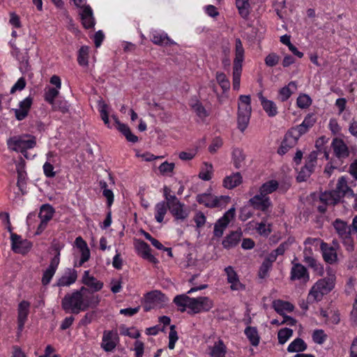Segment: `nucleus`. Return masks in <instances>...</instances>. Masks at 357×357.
Wrapping results in <instances>:
<instances>
[{"instance_id":"obj_46","label":"nucleus","mask_w":357,"mask_h":357,"mask_svg":"<svg viewBox=\"0 0 357 357\" xmlns=\"http://www.w3.org/2000/svg\"><path fill=\"white\" fill-rule=\"evenodd\" d=\"M257 232L264 236H268L271 233V225L267 224L266 220L261 222H255Z\"/></svg>"},{"instance_id":"obj_3","label":"nucleus","mask_w":357,"mask_h":357,"mask_svg":"<svg viewBox=\"0 0 357 357\" xmlns=\"http://www.w3.org/2000/svg\"><path fill=\"white\" fill-rule=\"evenodd\" d=\"M174 303L181 312L188 307L194 313L206 312L213 307V302L208 297L190 298L186 294L177 295L174 298Z\"/></svg>"},{"instance_id":"obj_48","label":"nucleus","mask_w":357,"mask_h":357,"mask_svg":"<svg viewBox=\"0 0 357 357\" xmlns=\"http://www.w3.org/2000/svg\"><path fill=\"white\" fill-rule=\"evenodd\" d=\"M59 89L52 87H46L45 90V100L50 104L54 103V99L58 96Z\"/></svg>"},{"instance_id":"obj_60","label":"nucleus","mask_w":357,"mask_h":357,"mask_svg":"<svg viewBox=\"0 0 357 357\" xmlns=\"http://www.w3.org/2000/svg\"><path fill=\"white\" fill-rule=\"evenodd\" d=\"M25 86L26 81L24 78L20 77L11 88L10 93H14L16 91H22L24 89Z\"/></svg>"},{"instance_id":"obj_50","label":"nucleus","mask_w":357,"mask_h":357,"mask_svg":"<svg viewBox=\"0 0 357 357\" xmlns=\"http://www.w3.org/2000/svg\"><path fill=\"white\" fill-rule=\"evenodd\" d=\"M234 165L236 168H240L245 160V155L241 149H236L232 153Z\"/></svg>"},{"instance_id":"obj_32","label":"nucleus","mask_w":357,"mask_h":357,"mask_svg":"<svg viewBox=\"0 0 357 357\" xmlns=\"http://www.w3.org/2000/svg\"><path fill=\"white\" fill-rule=\"evenodd\" d=\"M273 307L278 313L283 316L286 312H292L294 308L291 303L281 300L273 301Z\"/></svg>"},{"instance_id":"obj_29","label":"nucleus","mask_w":357,"mask_h":357,"mask_svg":"<svg viewBox=\"0 0 357 357\" xmlns=\"http://www.w3.org/2000/svg\"><path fill=\"white\" fill-rule=\"evenodd\" d=\"M308 130L304 128L302 124L297 126L296 127L292 128L286 134L287 135V139L290 140L291 144H296L300 137L307 132Z\"/></svg>"},{"instance_id":"obj_58","label":"nucleus","mask_w":357,"mask_h":357,"mask_svg":"<svg viewBox=\"0 0 357 357\" xmlns=\"http://www.w3.org/2000/svg\"><path fill=\"white\" fill-rule=\"evenodd\" d=\"M312 339L315 343L322 344L326 340V335L321 330H317L312 334Z\"/></svg>"},{"instance_id":"obj_51","label":"nucleus","mask_w":357,"mask_h":357,"mask_svg":"<svg viewBox=\"0 0 357 357\" xmlns=\"http://www.w3.org/2000/svg\"><path fill=\"white\" fill-rule=\"evenodd\" d=\"M191 107L201 119H204L208 116L207 111L199 102L196 101L195 103H192Z\"/></svg>"},{"instance_id":"obj_27","label":"nucleus","mask_w":357,"mask_h":357,"mask_svg":"<svg viewBox=\"0 0 357 357\" xmlns=\"http://www.w3.org/2000/svg\"><path fill=\"white\" fill-rule=\"evenodd\" d=\"M82 282L93 291H100L103 287V283L98 280L93 276L90 275L89 271H84L82 277Z\"/></svg>"},{"instance_id":"obj_30","label":"nucleus","mask_w":357,"mask_h":357,"mask_svg":"<svg viewBox=\"0 0 357 357\" xmlns=\"http://www.w3.org/2000/svg\"><path fill=\"white\" fill-rule=\"evenodd\" d=\"M241 231H232L222 241V245L225 248L229 249L234 246H236L241 238Z\"/></svg>"},{"instance_id":"obj_9","label":"nucleus","mask_w":357,"mask_h":357,"mask_svg":"<svg viewBox=\"0 0 357 357\" xmlns=\"http://www.w3.org/2000/svg\"><path fill=\"white\" fill-rule=\"evenodd\" d=\"M168 208L176 220L183 221L189 215L190 210L185 204L177 199H174L172 202H169Z\"/></svg>"},{"instance_id":"obj_35","label":"nucleus","mask_w":357,"mask_h":357,"mask_svg":"<svg viewBox=\"0 0 357 357\" xmlns=\"http://www.w3.org/2000/svg\"><path fill=\"white\" fill-rule=\"evenodd\" d=\"M297 89L295 82H290L287 86L282 87L279 91V98L281 101H286Z\"/></svg>"},{"instance_id":"obj_54","label":"nucleus","mask_w":357,"mask_h":357,"mask_svg":"<svg viewBox=\"0 0 357 357\" xmlns=\"http://www.w3.org/2000/svg\"><path fill=\"white\" fill-rule=\"evenodd\" d=\"M311 98L306 94L301 95L298 97L296 103L298 107L304 109L311 105Z\"/></svg>"},{"instance_id":"obj_31","label":"nucleus","mask_w":357,"mask_h":357,"mask_svg":"<svg viewBox=\"0 0 357 357\" xmlns=\"http://www.w3.org/2000/svg\"><path fill=\"white\" fill-rule=\"evenodd\" d=\"M341 199V195L336 191H329L322 193L320 196L321 202L326 204L335 205Z\"/></svg>"},{"instance_id":"obj_15","label":"nucleus","mask_w":357,"mask_h":357,"mask_svg":"<svg viewBox=\"0 0 357 357\" xmlns=\"http://www.w3.org/2000/svg\"><path fill=\"white\" fill-rule=\"evenodd\" d=\"M46 159L43 166L44 174L48 178H53L56 176V172L54 171V165L59 164L60 159L54 151H49L46 154Z\"/></svg>"},{"instance_id":"obj_49","label":"nucleus","mask_w":357,"mask_h":357,"mask_svg":"<svg viewBox=\"0 0 357 357\" xmlns=\"http://www.w3.org/2000/svg\"><path fill=\"white\" fill-rule=\"evenodd\" d=\"M89 49L87 46H83L80 48L78 55V63L81 66H86L88 65Z\"/></svg>"},{"instance_id":"obj_10","label":"nucleus","mask_w":357,"mask_h":357,"mask_svg":"<svg viewBox=\"0 0 357 357\" xmlns=\"http://www.w3.org/2000/svg\"><path fill=\"white\" fill-rule=\"evenodd\" d=\"M235 208L232 207L229 209L222 218L218 219L215 223L213 234L215 237L220 238L223 235V233L228 225L234 218Z\"/></svg>"},{"instance_id":"obj_6","label":"nucleus","mask_w":357,"mask_h":357,"mask_svg":"<svg viewBox=\"0 0 357 357\" xmlns=\"http://www.w3.org/2000/svg\"><path fill=\"white\" fill-rule=\"evenodd\" d=\"M244 60V48L241 40L236 38L235 41V59L233 66V89L238 91L240 88L242 63Z\"/></svg>"},{"instance_id":"obj_18","label":"nucleus","mask_w":357,"mask_h":357,"mask_svg":"<svg viewBox=\"0 0 357 357\" xmlns=\"http://www.w3.org/2000/svg\"><path fill=\"white\" fill-rule=\"evenodd\" d=\"M135 248L139 255L153 264H157L158 260L151 254L150 246L143 241L137 240L135 242Z\"/></svg>"},{"instance_id":"obj_11","label":"nucleus","mask_w":357,"mask_h":357,"mask_svg":"<svg viewBox=\"0 0 357 357\" xmlns=\"http://www.w3.org/2000/svg\"><path fill=\"white\" fill-rule=\"evenodd\" d=\"M248 202L253 208L259 210L262 212H266L272 206V202L270 197L263 195L259 192L251 197Z\"/></svg>"},{"instance_id":"obj_52","label":"nucleus","mask_w":357,"mask_h":357,"mask_svg":"<svg viewBox=\"0 0 357 357\" xmlns=\"http://www.w3.org/2000/svg\"><path fill=\"white\" fill-rule=\"evenodd\" d=\"M216 79L223 91H227L229 89L230 83L225 74L223 73H217Z\"/></svg>"},{"instance_id":"obj_57","label":"nucleus","mask_w":357,"mask_h":357,"mask_svg":"<svg viewBox=\"0 0 357 357\" xmlns=\"http://www.w3.org/2000/svg\"><path fill=\"white\" fill-rule=\"evenodd\" d=\"M279 61V56L275 54L271 53L269 54L266 58H265V63L266 66L273 67L278 64Z\"/></svg>"},{"instance_id":"obj_64","label":"nucleus","mask_w":357,"mask_h":357,"mask_svg":"<svg viewBox=\"0 0 357 357\" xmlns=\"http://www.w3.org/2000/svg\"><path fill=\"white\" fill-rule=\"evenodd\" d=\"M315 123V119L312 115H308L307 116L303 121L302 122V126L307 128V130H309L311 127L313 126V125Z\"/></svg>"},{"instance_id":"obj_61","label":"nucleus","mask_w":357,"mask_h":357,"mask_svg":"<svg viewBox=\"0 0 357 357\" xmlns=\"http://www.w3.org/2000/svg\"><path fill=\"white\" fill-rule=\"evenodd\" d=\"M163 295L159 291H153L148 293L146 296V298L148 301L155 302L158 300H160Z\"/></svg>"},{"instance_id":"obj_53","label":"nucleus","mask_w":357,"mask_h":357,"mask_svg":"<svg viewBox=\"0 0 357 357\" xmlns=\"http://www.w3.org/2000/svg\"><path fill=\"white\" fill-rule=\"evenodd\" d=\"M178 337L177 332L175 330V326L172 325L170 326V331L169 333V344L168 347L169 349H173L175 347V344L178 340Z\"/></svg>"},{"instance_id":"obj_23","label":"nucleus","mask_w":357,"mask_h":357,"mask_svg":"<svg viewBox=\"0 0 357 357\" xmlns=\"http://www.w3.org/2000/svg\"><path fill=\"white\" fill-rule=\"evenodd\" d=\"M58 266V257H53L50 261L49 266L43 272V275L41 280L42 284L43 285H47L50 282L52 278H53L57 270Z\"/></svg>"},{"instance_id":"obj_39","label":"nucleus","mask_w":357,"mask_h":357,"mask_svg":"<svg viewBox=\"0 0 357 357\" xmlns=\"http://www.w3.org/2000/svg\"><path fill=\"white\" fill-rule=\"evenodd\" d=\"M278 186L279 183L276 180H269L260 186L259 191L263 195L268 196L269 194L275 192Z\"/></svg>"},{"instance_id":"obj_38","label":"nucleus","mask_w":357,"mask_h":357,"mask_svg":"<svg viewBox=\"0 0 357 357\" xmlns=\"http://www.w3.org/2000/svg\"><path fill=\"white\" fill-rule=\"evenodd\" d=\"M307 249L305 250L304 253V261L305 263L308 264L312 268L314 269V271L319 275H322L324 274V267L323 266L313 257L307 256L306 255Z\"/></svg>"},{"instance_id":"obj_8","label":"nucleus","mask_w":357,"mask_h":357,"mask_svg":"<svg viewBox=\"0 0 357 357\" xmlns=\"http://www.w3.org/2000/svg\"><path fill=\"white\" fill-rule=\"evenodd\" d=\"M333 227L338 234L339 237L343 241L344 244H347L348 250L353 249L352 240L351 238V229L347 225V222L337 219L333 222Z\"/></svg>"},{"instance_id":"obj_37","label":"nucleus","mask_w":357,"mask_h":357,"mask_svg":"<svg viewBox=\"0 0 357 357\" xmlns=\"http://www.w3.org/2000/svg\"><path fill=\"white\" fill-rule=\"evenodd\" d=\"M227 352V347L222 340H218L210 349V355L212 357H225Z\"/></svg>"},{"instance_id":"obj_33","label":"nucleus","mask_w":357,"mask_h":357,"mask_svg":"<svg viewBox=\"0 0 357 357\" xmlns=\"http://www.w3.org/2000/svg\"><path fill=\"white\" fill-rule=\"evenodd\" d=\"M335 191L341 195V198L346 195H351V197L356 196L354 191L348 186L347 180L344 176L338 179Z\"/></svg>"},{"instance_id":"obj_41","label":"nucleus","mask_w":357,"mask_h":357,"mask_svg":"<svg viewBox=\"0 0 357 357\" xmlns=\"http://www.w3.org/2000/svg\"><path fill=\"white\" fill-rule=\"evenodd\" d=\"M245 334L252 346H257L259 343V335L255 327L248 326L245 329Z\"/></svg>"},{"instance_id":"obj_13","label":"nucleus","mask_w":357,"mask_h":357,"mask_svg":"<svg viewBox=\"0 0 357 357\" xmlns=\"http://www.w3.org/2000/svg\"><path fill=\"white\" fill-rule=\"evenodd\" d=\"M54 209L49 204H44L40 207L38 217L40 223L38 227L36 233L38 234L42 233L46 228L48 222L53 218Z\"/></svg>"},{"instance_id":"obj_24","label":"nucleus","mask_w":357,"mask_h":357,"mask_svg":"<svg viewBox=\"0 0 357 357\" xmlns=\"http://www.w3.org/2000/svg\"><path fill=\"white\" fill-rule=\"evenodd\" d=\"M257 96L264 110L268 116L271 117L276 116L278 114V107L275 103L273 101L266 98L261 92L258 93Z\"/></svg>"},{"instance_id":"obj_34","label":"nucleus","mask_w":357,"mask_h":357,"mask_svg":"<svg viewBox=\"0 0 357 357\" xmlns=\"http://www.w3.org/2000/svg\"><path fill=\"white\" fill-rule=\"evenodd\" d=\"M242 183V176L240 173L232 174L226 176L223 180V186L227 189H232Z\"/></svg>"},{"instance_id":"obj_42","label":"nucleus","mask_w":357,"mask_h":357,"mask_svg":"<svg viewBox=\"0 0 357 357\" xmlns=\"http://www.w3.org/2000/svg\"><path fill=\"white\" fill-rule=\"evenodd\" d=\"M115 128L126 137L128 141L132 143L138 141V137L131 132L130 128L126 124L118 123V126Z\"/></svg>"},{"instance_id":"obj_59","label":"nucleus","mask_w":357,"mask_h":357,"mask_svg":"<svg viewBox=\"0 0 357 357\" xmlns=\"http://www.w3.org/2000/svg\"><path fill=\"white\" fill-rule=\"evenodd\" d=\"M222 140L219 137H216L212 141L211 145L208 147V151L210 153H214L222 146Z\"/></svg>"},{"instance_id":"obj_47","label":"nucleus","mask_w":357,"mask_h":357,"mask_svg":"<svg viewBox=\"0 0 357 357\" xmlns=\"http://www.w3.org/2000/svg\"><path fill=\"white\" fill-rule=\"evenodd\" d=\"M293 335V330L284 328L280 329L278 333V342L280 344H284Z\"/></svg>"},{"instance_id":"obj_7","label":"nucleus","mask_w":357,"mask_h":357,"mask_svg":"<svg viewBox=\"0 0 357 357\" xmlns=\"http://www.w3.org/2000/svg\"><path fill=\"white\" fill-rule=\"evenodd\" d=\"M230 198L228 196L221 195L217 197L211 194H202L197 197V201L199 204H202L207 207H222L225 206L229 201Z\"/></svg>"},{"instance_id":"obj_4","label":"nucleus","mask_w":357,"mask_h":357,"mask_svg":"<svg viewBox=\"0 0 357 357\" xmlns=\"http://www.w3.org/2000/svg\"><path fill=\"white\" fill-rule=\"evenodd\" d=\"M36 145V137L29 135H16L7 139V146L10 150L22 153L27 159L30 158L26 151L33 149Z\"/></svg>"},{"instance_id":"obj_45","label":"nucleus","mask_w":357,"mask_h":357,"mask_svg":"<svg viewBox=\"0 0 357 357\" xmlns=\"http://www.w3.org/2000/svg\"><path fill=\"white\" fill-rule=\"evenodd\" d=\"M212 165L208 162H204L199 174V178L204 181H209L212 178Z\"/></svg>"},{"instance_id":"obj_40","label":"nucleus","mask_w":357,"mask_h":357,"mask_svg":"<svg viewBox=\"0 0 357 357\" xmlns=\"http://www.w3.org/2000/svg\"><path fill=\"white\" fill-rule=\"evenodd\" d=\"M307 349L306 343L301 338H296L292 341L287 347L289 353L304 351Z\"/></svg>"},{"instance_id":"obj_36","label":"nucleus","mask_w":357,"mask_h":357,"mask_svg":"<svg viewBox=\"0 0 357 357\" xmlns=\"http://www.w3.org/2000/svg\"><path fill=\"white\" fill-rule=\"evenodd\" d=\"M168 204L165 202H160L155 205V220L161 223L167 212Z\"/></svg>"},{"instance_id":"obj_44","label":"nucleus","mask_w":357,"mask_h":357,"mask_svg":"<svg viewBox=\"0 0 357 357\" xmlns=\"http://www.w3.org/2000/svg\"><path fill=\"white\" fill-rule=\"evenodd\" d=\"M236 5L241 16L247 17L250 13L249 0H236Z\"/></svg>"},{"instance_id":"obj_55","label":"nucleus","mask_w":357,"mask_h":357,"mask_svg":"<svg viewBox=\"0 0 357 357\" xmlns=\"http://www.w3.org/2000/svg\"><path fill=\"white\" fill-rule=\"evenodd\" d=\"M287 139V135H285L284 139L283 142H282L281 146L278 149V153L283 155L287 152L289 149L294 146L296 144H291L290 140Z\"/></svg>"},{"instance_id":"obj_5","label":"nucleus","mask_w":357,"mask_h":357,"mask_svg":"<svg viewBox=\"0 0 357 357\" xmlns=\"http://www.w3.org/2000/svg\"><path fill=\"white\" fill-rule=\"evenodd\" d=\"M251 99L250 96L241 95L238 100V109L237 114L238 128L243 132L248 127L251 112Z\"/></svg>"},{"instance_id":"obj_62","label":"nucleus","mask_w":357,"mask_h":357,"mask_svg":"<svg viewBox=\"0 0 357 357\" xmlns=\"http://www.w3.org/2000/svg\"><path fill=\"white\" fill-rule=\"evenodd\" d=\"M272 265L269 264V262H266L264 261L262 263L259 271V275L261 278H264L267 275L268 272L271 269Z\"/></svg>"},{"instance_id":"obj_19","label":"nucleus","mask_w":357,"mask_h":357,"mask_svg":"<svg viewBox=\"0 0 357 357\" xmlns=\"http://www.w3.org/2000/svg\"><path fill=\"white\" fill-rule=\"evenodd\" d=\"M331 147L334 155L340 160L344 159L349 155V148L342 139H333L331 143Z\"/></svg>"},{"instance_id":"obj_2","label":"nucleus","mask_w":357,"mask_h":357,"mask_svg":"<svg viewBox=\"0 0 357 357\" xmlns=\"http://www.w3.org/2000/svg\"><path fill=\"white\" fill-rule=\"evenodd\" d=\"M335 274L331 269L327 270V276L318 280L310 288L307 297V303H314L321 301L335 287Z\"/></svg>"},{"instance_id":"obj_17","label":"nucleus","mask_w":357,"mask_h":357,"mask_svg":"<svg viewBox=\"0 0 357 357\" xmlns=\"http://www.w3.org/2000/svg\"><path fill=\"white\" fill-rule=\"evenodd\" d=\"M227 275V281L230 284V289L232 291H243L245 286L242 284L239 277L232 266H227L225 268Z\"/></svg>"},{"instance_id":"obj_28","label":"nucleus","mask_w":357,"mask_h":357,"mask_svg":"<svg viewBox=\"0 0 357 357\" xmlns=\"http://www.w3.org/2000/svg\"><path fill=\"white\" fill-rule=\"evenodd\" d=\"M80 15L82 24L85 28L90 29L93 27L95 20L93 16L92 9L90 6L84 7Z\"/></svg>"},{"instance_id":"obj_20","label":"nucleus","mask_w":357,"mask_h":357,"mask_svg":"<svg viewBox=\"0 0 357 357\" xmlns=\"http://www.w3.org/2000/svg\"><path fill=\"white\" fill-rule=\"evenodd\" d=\"M32 103L33 98L31 96H29L20 102L18 108L13 109L15 112V118L18 121H22L28 116Z\"/></svg>"},{"instance_id":"obj_1","label":"nucleus","mask_w":357,"mask_h":357,"mask_svg":"<svg viewBox=\"0 0 357 357\" xmlns=\"http://www.w3.org/2000/svg\"><path fill=\"white\" fill-rule=\"evenodd\" d=\"M100 303V297L90 293L89 290L82 287L79 290H75L67 294L61 301V307L67 312L79 314L87 309L96 307Z\"/></svg>"},{"instance_id":"obj_56","label":"nucleus","mask_w":357,"mask_h":357,"mask_svg":"<svg viewBox=\"0 0 357 357\" xmlns=\"http://www.w3.org/2000/svg\"><path fill=\"white\" fill-rule=\"evenodd\" d=\"M174 169V163L164 162L159 166V171L162 174L171 173Z\"/></svg>"},{"instance_id":"obj_26","label":"nucleus","mask_w":357,"mask_h":357,"mask_svg":"<svg viewBox=\"0 0 357 357\" xmlns=\"http://www.w3.org/2000/svg\"><path fill=\"white\" fill-rule=\"evenodd\" d=\"M321 250L322 252L323 258L326 262L331 264L337 261V252L333 247L322 242L321 243Z\"/></svg>"},{"instance_id":"obj_14","label":"nucleus","mask_w":357,"mask_h":357,"mask_svg":"<svg viewBox=\"0 0 357 357\" xmlns=\"http://www.w3.org/2000/svg\"><path fill=\"white\" fill-rule=\"evenodd\" d=\"M119 343L117 332L113 331H105L103 333L101 348L107 351H112Z\"/></svg>"},{"instance_id":"obj_63","label":"nucleus","mask_w":357,"mask_h":357,"mask_svg":"<svg viewBox=\"0 0 357 357\" xmlns=\"http://www.w3.org/2000/svg\"><path fill=\"white\" fill-rule=\"evenodd\" d=\"M121 333L135 339L140 336L139 332L135 328H125L121 331Z\"/></svg>"},{"instance_id":"obj_25","label":"nucleus","mask_w":357,"mask_h":357,"mask_svg":"<svg viewBox=\"0 0 357 357\" xmlns=\"http://www.w3.org/2000/svg\"><path fill=\"white\" fill-rule=\"evenodd\" d=\"M151 41L158 45H174L175 43L172 40L166 33L161 31L153 30L151 33Z\"/></svg>"},{"instance_id":"obj_21","label":"nucleus","mask_w":357,"mask_h":357,"mask_svg":"<svg viewBox=\"0 0 357 357\" xmlns=\"http://www.w3.org/2000/svg\"><path fill=\"white\" fill-rule=\"evenodd\" d=\"M29 307L30 303L25 301H23L21 303H20L18 305V334H20L24 328V326L25 324V322L26 321L27 317L29 312Z\"/></svg>"},{"instance_id":"obj_12","label":"nucleus","mask_w":357,"mask_h":357,"mask_svg":"<svg viewBox=\"0 0 357 357\" xmlns=\"http://www.w3.org/2000/svg\"><path fill=\"white\" fill-rule=\"evenodd\" d=\"M290 280H298L306 283L310 280V275L307 268L300 263L292 262V267L290 272Z\"/></svg>"},{"instance_id":"obj_43","label":"nucleus","mask_w":357,"mask_h":357,"mask_svg":"<svg viewBox=\"0 0 357 357\" xmlns=\"http://www.w3.org/2000/svg\"><path fill=\"white\" fill-rule=\"evenodd\" d=\"M10 43L12 47V51H11L12 55L14 57H15L18 61H20L22 63L20 68H24V69L26 70H27L28 68H29L27 56H23L21 58L20 56V54H21L20 49L18 47H17V46L13 43L10 42Z\"/></svg>"},{"instance_id":"obj_16","label":"nucleus","mask_w":357,"mask_h":357,"mask_svg":"<svg viewBox=\"0 0 357 357\" xmlns=\"http://www.w3.org/2000/svg\"><path fill=\"white\" fill-rule=\"evenodd\" d=\"M11 248L15 252L24 255L31 249V243L16 234H11Z\"/></svg>"},{"instance_id":"obj_22","label":"nucleus","mask_w":357,"mask_h":357,"mask_svg":"<svg viewBox=\"0 0 357 357\" xmlns=\"http://www.w3.org/2000/svg\"><path fill=\"white\" fill-rule=\"evenodd\" d=\"M77 278V273L73 268H67L56 282L58 287H68L75 283Z\"/></svg>"}]
</instances>
